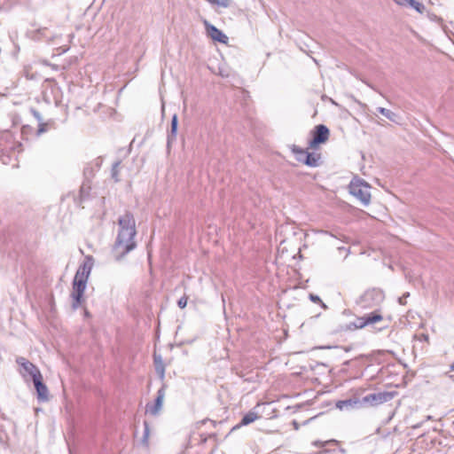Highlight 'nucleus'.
Returning <instances> with one entry per match:
<instances>
[{
  "instance_id": "nucleus-21",
  "label": "nucleus",
  "mask_w": 454,
  "mask_h": 454,
  "mask_svg": "<svg viewBox=\"0 0 454 454\" xmlns=\"http://www.w3.org/2000/svg\"><path fill=\"white\" fill-rule=\"evenodd\" d=\"M187 301H188V296L186 295H184L183 297H181L178 301H177V305L180 309H184L187 305Z\"/></svg>"
},
{
  "instance_id": "nucleus-16",
  "label": "nucleus",
  "mask_w": 454,
  "mask_h": 454,
  "mask_svg": "<svg viewBox=\"0 0 454 454\" xmlns=\"http://www.w3.org/2000/svg\"><path fill=\"white\" fill-rule=\"evenodd\" d=\"M378 112L387 117L388 120L396 121L397 115L394 112L384 107H379Z\"/></svg>"
},
{
  "instance_id": "nucleus-5",
  "label": "nucleus",
  "mask_w": 454,
  "mask_h": 454,
  "mask_svg": "<svg viewBox=\"0 0 454 454\" xmlns=\"http://www.w3.org/2000/svg\"><path fill=\"white\" fill-rule=\"evenodd\" d=\"M382 319H383V317H382L381 314L378 310H375L370 314L357 317L356 319V321L348 324L346 326V329L349 330V331L362 329V328L365 327L366 325L379 323V322L382 321Z\"/></svg>"
},
{
  "instance_id": "nucleus-19",
  "label": "nucleus",
  "mask_w": 454,
  "mask_h": 454,
  "mask_svg": "<svg viewBox=\"0 0 454 454\" xmlns=\"http://www.w3.org/2000/svg\"><path fill=\"white\" fill-rule=\"evenodd\" d=\"M408 5H411V7H413L415 10H417L419 12H422L425 8L421 3L415 1V0H411V2H409Z\"/></svg>"
},
{
  "instance_id": "nucleus-27",
  "label": "nucleus",
  "mask_w": 454,
  "mask_h": 454,
  "mask_svg": "<svg viewBox=\"0 0 454 454\" xmlns=\"http://www.w3.org/2000/svg\"><path fill=\"white\" fill-rule=\"evenodd\" d=\"M293 425H294V428H295L296 430H297V429H299V425H298V423H297L296 421H294V422H293Z\"/></svg>"
},
{
  "instance_id": "nucleus-7",
  "label": "nucleus",
  "mask_w": 454,
  "mask_h": 454,
  "mask_svg": "<svg viewBox=\"0 0 454 454\" xmlns=\"http://www.w3.org/2000/svg\"><path fill=\"white\" fill-rule=\"evenodd\" d=\"M204 27L206 28L207 35L215 42H218L223 44H227L228 36L224 35L220 29L214 25L210 24L207 20H203Z\"/></svg>"
},
{
  "instance_id": "nucleus-4",
  "label": "nucleus",
  "mask_w": 454,
  "mask_h": 454,
  "mask_svg": "<svg viewBox=\"0 0 454 454\" xmlns=\"http://www.w3.org/2000/svg\"><path fill=\"white\" fill-rule=\"evenodd\" d=\"M311 136L312 138L309 142L308 149L316 150L320 145L328 141L330 130L325 125L319 124L311 130Z\"/></svg>"
},
{
  "instance_id": "nucleus-15",
  "label": "nucleus",
  "mask_w": 454,
  "mask_h": 454,
  "mask_svg": "<svg viewBox=\"0 0 454 454\" xmlns=\"http://www.w3.org/2000/svg\"><path fill=\"white\" fill-rule=\"evenodd\" d=\"M154 366H155V371H156L157 374L161 379H163L164 375H165V366H164L162 359L160 356L154 355Z\"/></svg>"
},
{
  "instance_id": "nucleus-25",
  "label": "nucleus",
  "mask_w": 454,
  "mask_h": 454,
  "mask_svg": "<svg viewBox=\"0 0 454 454\" xmlns=\"http://www.w3.org/2000/svg\"><path fill=\"white\" fill-rule=\"evenodd\" d=\"M148 434H149V429H148V426H147V424L145 423V438H147V437H148Z\"/></svg>"
},
{
  "instance_id": "nucleus-28",
  "label": "nucleus",
  "mask_w": 454,
  "mask_h": 454,
  "mask_svg": "<svg viewBox=\"0 0 454 454\" xmlns=\"http://www.w3.org/2000/svg\"><path fill=\"white\" fill-rule=\"evenodd\" d=\"M44 131V128H43V125H42L38 130L39 133H42Z\"/></svg>"
},
{
  "instance_id": "nucleus-18",
  "label": "nucleus",
  "mask_w": 454,
  "mask_h": 454,
  "mask_svg": "<svg viewBox=\"0 0 454 454\" xmlns=\"http://www.w3.org/2000/svg\"><path fill=\"white\" fill-rule=\"evenodd\" d=\"M212 5H217L223 8H228L231 4V0H206Z\"/></svg>"
},
{
  "instance_id": "nucleus-14",
  "label": "nucleus",
  "mask_w": 454,
  "mask_h": 454,
  "mask_svg": "<svg viewBox=\"0 0 454 454\" xmlns=\"http://www.w3.org/2000/svg\"><path fill=\"white\" fill-rule=\"evenodd\" d=\"M259 418H260V416L258 415L257 412H255L254 411H251L247 412L243 417V419H241L240 423L236 427H242V426H247V425H248L250 423H253L254 421H255Z\"/></svg>"
},
{
  "instance_id": "nucleus-29",
  "label": "nucleus",
  "mask_w": 454,
  "mask_h": 454,
  "mask_svg": "<svg viewBox=\"0 0 454 454\" xmlns=\"http://www.w3.org/2000/svg\"><path fill=\"white\" fill-rule=\"evenodd\" d=\"M450 369L454 372V362L450 365Z\"/></svg>"
},
{
  "instance_id": "nucleus-12",
  "label": "nucleus",
  "mask_w": 454,
  "mask_h": 454,
  "mask_svg": "<svg viewBox=\"0 0 454 454\" xmlns=\"http://www.w3.org/2000/svg\"><path fill=\"white\" fill-rule=\"evenodd\" d=\"M321 159H322L321 153H316V152H312V153L308 152L306 157L304 158L303 164H305L309 167H311V168H316L321 164Z\"/></svg>"
},
{
  "instance_id": "nucleus-6",
  "label": "nucleus",
  "mask_w": 454,
  "mask_h": 454,
  "mask_svg": "<svg viewBox=\"0 0 454 454\" xmlns=\"http://www.w3.org/2000/svg\"><path fill=\"white\" fill-rule=\"evenodd\" d=\"M384 298L382 291L379 289L367 290L361 297V301L364 303V307L372 308L379 305Z\"/></svg>"
},
{
  "instance_id": "nucleus-22",
  "label": "nucleus",
  "mask_w": 454,
  "mask_h": 454,
  "mask_svg": "<svg viewBox=\"0 0 454 454\" xmlns=\"http://www.w3.org/2000/svg\"><path fill=\"white\" fill-rule=\"evenodd\" d=\"M393 1L395 2L399 5L406 6V5H408L409 2H411V0H393Z\"/></svg>"
},
{
  "instance_id": "nucleus-3",
  "label": "nucleus",
  "mask_w": 454,
  "mask_h": 454,
  "mask_svg": "<svg viewBox=\"0 0 454 454\" xmlns=\"http://www.w3.org/2000/svg\"><path fill=\"white\" fill-rule=\"evenodd\" d=\"M349 192L364 206L371 202V186L360 178H354L349 184Z\"/></svg>"
},
{
  "instance_id": "nucleus-2",
  "label": "nucleus",
  "mask_w": 454,
  "mask_h": 454,
  "mask_svg": "<svg viewBox=\"0 0 454 454\" xmlns=\"http://www.w3.org/2000/svg\"><path fill=\"white\" fill-rule=\"evenodd\" d=\"M93 266V259L87 256L84 262L78 268L73 280L71 298L73 300L72 307L78 309L84 301L83 294L87 286V281Z\"/></svg>"
},
{
  "instance_id": "nucleus-26",
  "label": "nucleus",
  "mask_w": 454,
  "mask_h": 454,
  "mask_svg": "<svg viewBox=\"0 0 454 454\" xmlns=\"http://www.w3.org/2000/svg\"><path fill=\"white\" fill-rule=\"evenodd\" d=\"M34 115H35V116L39 121H41V116H40V114H39L37 112H35H35H34Z\"/></svg>"
},
{
  "instance_id": "nucleus-23",
  "label": "nucleus",
  "mask_w": 454,
  "mask_h": 454,
  "mask_svg": "<svg viewBox=\"0 0 454 454\" xmlns=\"http://www.w3.org/2000/svg\"><path fill=\"white\" fill-rule=\"evenodd\" d=\"M117 168H118V163H116L114 168H113V176L115 178L116 181H118L117 179Z\"/></svg>"
},
{
  "instance_id": "nucleus-8",
  "label": "nucleus",
  "mask_w": 454,
  "mask_h": 454,
  "mask_svg": "<svg viewBox=\"0 0 454 454\" xmlns=\"http://www.w3.org/2000/svg\"><path fill=\"white\" fill-rule=\"evenodd\" d=\"M394 397V395L389 392H380V393H373L365 395L363 398V402L364 403H369L372 406L379 405L381 403H384L387 401H390Z\"/></svg>"
},
{
  "instance_id": "nucleus-17",
  "label": "nucleus",
  "mask_w": 454,
  "mask_h": 454,
  "mask_svg": "<svg viewBox=\"0 0 454 454\" xmlns=\"http://www.w3.org/2000/svg\"><path fill=\"white\" fill-rule=\"evenodd\" d=\"M177 124H178L177 115L174 114L172 116V120H171V129H170L169 137L175 138L176 137Z\"/></svg>"
},
{
  "instance_id": "nucleus-11",
  "label": "nucleus",
  "mask_w": 454,
  "mask_h": 454,
  "mask_svg": "<svg viewBox=\"0 0 454 454\" xmlns=\"http://www.w3.org/2000/svg\"><path fill=\"white\" fill-rule=\"evenodd\" d=\"M33 382L36 389L38 399L42 401L48 400V388L43 382V375H37V378L34 379Z\"/></svg>"
},
{
  "instance_id": "nucleus-1",
  "label": "nucleus",
  "mask_w": 454,
  "mask_h": 454,
  "mask_svg": "<svg viewBox=\"0 0 454 454\" xmlns=\"http://www.w3.org/2000/svg\"><path fill=\"white\" fill-rule=\"evenodd\" d=\"M119 231L114 250L118 256H124L136 247V222L130 213H125L119 220Z\"/></svg>"
},
{
  "instance_id": "nucleus-10",
  "label": "nucleus",
  "mask_w": 454,
  "mask_h": 454,
  "mask_svg": "<svg viewBox=\"0 0 454 454\" xmlns=\"http://www.w3.org/2000/svg\"><path fill=\"white\" fill-rule=\"evenodd\" d=\"M16 363L19 365H20L23 368V370L31 376L32 380L37 378V375H42L39 369L25 357H17Z\"/></svg>"
},
{
  "instance_id": "nucleus-13",
  "label": "nucleus",
  "mask_w": 454,
  "mask_h": 454,
  "mask_svg": "<svg viewBox=\"0 0 454 454\" xmlns=\"http://www.w3.org/2000/svg\"><path fill=\"white\" fill-rule=\"evenodd\" d=\"M290 149L291 152L295 155L296 160L301 163H304V158L308 153V150L302 149L296 145H291Z\"/></svg>"
},
{
  "instance_id": "nucleus-20",
  "label": "nucleus",
  "mask_w": 454,
  "mask_h": 454,
  "mask_svg": "<svg viewBox=\"0 0 454 454\" xmlns=\"http://www.w3.org/2000/svg\"><path fill=\"white\" fill-rule=\"evenodd\" d=\"M206 424H209L212 427H215V421L214 420H210V419H203L201 421H199L197 423V428L198 429H200L202 426L206 425Z\"/></svg>"
},
{
  "instance_id": "nucleus-24",
  "label": "nucleus",
  "mask_w": 454,
  "mask_h": 454,
  "mask_svg": "<svg viewBox=\"0 0 454 454\" xmlns=\"http://www.w3.org/2000/svg\"><path fill=\"white\" fill-rule=\"evenodd\" d=\"M310 299L313 301H317H317H321L320 298L318 296H317V295L310 294Z\"/></svg>"
},
{
  "instance_id": "nucleus-9",
  "label": "nucleus",
  "mask_w": 454,
  "mask_h": 454,
  "mask_svg": "<svg viewBox=\"0 0 454 454\" xmlns=\"http://www.w3.org/2000/svg\"><path fill=\"white\" fill-rule=\"evenodd\" d=\"M165 398V387H162L157 392V396L154 403L146 405V412H149L151 415H158L160 411L163 404V401Z\"/></svg>"
}]
</instances>
